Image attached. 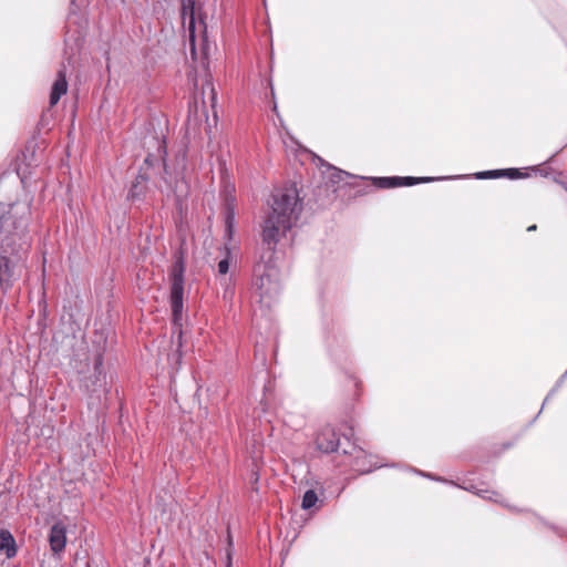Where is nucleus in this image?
Returning <instances> with one entry per match:
<instances>
[{"label":"nucleus","instance_id":"16","mask_svg":"<svg viewBox=\"0 0 567 567\" xmlns=\"http://www.w3.org/2000/svg\"><path fill=\"white\" fill-rule=\"evenodd\" d=\"M400 179V186H411L417 183H426L433 181L431 177H399Z\"/></svg>","mask_w":567,"mask_h":567},{"label":"nucleus","instance_id":"14","mask_svg":"<svg viewBox=\"0 0 567 567\" xmlns=\"http://www.w3.org/2000/svg\"><path fill=\"white\" fill-rule=\"evenodd\" d=\"M363 454H364V452L362 450H360L358 452V455L354 458L353 467L355 468V471H358L360 473H369L372 471V467L365 466V463H364L365 456Z\"/></svg>","mask_w":567,"mask_h":567},{"label":"nucleus","instance_id":"18","mask_svg":"<svg viewBox=\"0 0 567 567\" xmlns=\"http://www.w3.org/2000/svg\"><path fill=\"white\" fill-rule=\"evenodd\" d=\"M330 168L333 171V173L331 174V177H330L332 183H339L343 179V176H349V174L344 171L337 169L334 167H330Z\"/></svg>","mask_w":567,"mask_h":567},{"label":"nucleus","instance_id":"4","mask_svg":"<svg viewBox=\"0 0 567 567\" xmlns=\"http://www.w3.org/2000/svg\"><path fill=\"white\" fill-rule=\"evenodd\" d=\"M49 544L54 555H60L63 553L66 545V528L61 522L55 523L51 527L49 534Z\"/></svg>","mask_w":567,"mask_h":567},{"label":"nucleus","instance_id":"19","mask_svg":"<svg viewBox=\"0 0 567 567\" xmlns=\"http://www.w3.org/2000/svg\"><path fill=\"white\" fill-rule=\"evenodd\" d=\"M189 31H190V44H192V54L195 53V45H194V12L193 9L190 10V20H189Z\"/></svg>","mask_w":567,"mask_h":567},{"label":"nucleus","instance_id":"5","mask_svg":"<svg viewBox=\"0 0 567 567\" xmlns=\"http://www.w3.org/2000/svg\"><path fill=\"white\" fill-rule=\"evenodd\" d=\"M68 91V82L65 72L60 70L58 72V76L52 85L51 94H50V105L54 106L60 101L61 96L64 95Z\"/></svg>","mask_w":567,"mask_h":567},{"label":"nucleus","instance_id":"11","mask_svg":"<svg viewBox=\"0 0 567 567\" xmlns=\"http://www.w3.org/2000/svg\"><path fill=\"white\" fill-rule=\"evenodd\" d=\"M146 182V177L144 175H138L135 178V182L133 183L132 187L128 190V198L136 199L140 198L143 193V187H141L142 183Z\"/></svg>","mask_w":567,"mask_h":567},{"label":"nucleus","instance_id":"3","mask_svg":"<svg viewBox=\"0 0 567 567\" xmlns=\"http://www.w3.org/2000/svg\"><path fill=\"white\" fill-rule=\"evenodd\" d=\"M317 449L323 453L337 451L339 439L336 431L331 426H324L317 435Z\"/></svg>","mask_w":567,"mask_h":567},{"label":"nucleus","instance_id":"12","mask_svg":"<svg viewBox=\"0 0 567 567\" xmlns=\"http://www.w3.org/2000/svg\"><path fill=\"white\" fill-rule=\"evenodd\" d=\"M317 493L313 489H308L302 497L301 507L303 509L312 508L318 502Z\"/></svg>","mask_w":567,"mask_h":567},{"label":"nucleus","instance_id":"17","mask_svg":"<svg viewBox=\"0 0 567 567\" xmlns=\"http://www.w3.org/2000/svg\"><path fill=\"white\" fill-rule=\"evenodd\" d=\"M234 216H235V213L231 207V204L228 203L227 212H226V227H227V230L229 231V234L231 233Z\"/></svg>","mask_w":567,"mask_h":567},{"label":"nucleus","instance_id":"1","mask_svg":"<svg viewBox=\"0 0 567 567\" xmlns=\"http://www.w3.org/2000/svg\"><path fill=\"white\" fill-rule=\"evenodd\" d=\"M302 203L295 186L277 188L270 210L262 224V241L267 250L254 267L252 291L259 302L270 306L280 292L279 270L274 261L277 244L296 225Z\"/></svg>","mask_w":567,"mask_h":567},{"label":"nucleus","instance_id":"15","mask_svg":"<svg viewBox=\"0 0 567 567\" xmlns=\"http://www.w3.org/2000/svg\"><path fill=\"white\" fill-rule=\"evenodd\" d=\"M378 186L382 188H391L400 186L399 177H379L375 179Z\"/></svg>","mask_w":567,"mask_h":567},{"label":"nucleus","instance_id":"9","mask_svg":"<svg viewBox=\"0 0 567 567\" xmlns=\"http://www.w3.org/2000/svg\"><path fill=\"white\" fill-rule=\"evenodd\" d=\"M202 95L203 105L205 106L207 103H209L210 107L214 110L217 103V93L209 80L206 81V83L203 85Z\"/></svg>","mask_w":567,"mask_h":567},{"label":"nucleus","instance_id":"21","mask_svg":"<svg viewBox=\"0 0 567 567\" xmlns=\"http://www.w3.org/2000/svg\"><path fill=\"white\" fill-rule=\"evenodd\" d=\"M528 231H533V230H536V225H532L527 228Z\"/></svg>","mask_w":567,"mask_h":567},{"label":"nucleus","instance_id":"8","mask_svg":"<svg viewBox=\"0 0 567 567\" xmlns=\"http://www.w3.org/2000/svg\"><path fill=\"white\" fill-rule=\"evenodd\" d=\"M4 550L8 558L17 554L14 538L8 530H0V551Z\"/></svg>","mask_w":567,"mask_h":567},{"label":"nucleus","instance_id":"7","mask_svg":"<svg viewBox=\"0 0 567 567\" xmlns=\"http://www.w3.org/2000/svg\"><path fill=\"white\" fill-rule=\"evenodd\" d=\"M12 265L8 257L0 255V288L7 291L12 285Z\"/></svg>","mask_w":567,"mask_h":567},{"label":"nucleus","instance_id":"23","mask_svg":"<svg viewBox=\"0 0 567 567\" xmlns=\"http://www.w3.org/2000/svg\"><path fill=\"white\" fill-rule=\"evenodd\" d=\"M566 373H567V370H566Z\"/></svg>","mask_w":567,"mask_h":567},{"label":"nucleus","instance_id":"2","mask_svg":"<svg viewBox=\"0 0 567 567\" xmlns=\"http://www.w3.org/2000/svg\"><path fill=\"white\" fill-rule=\"evenodd\" d=\"M184 277L183 267H175L171 278L169 303L172 309V321L175 328L181 329L183 324L184 310Z\"/></svg>","mask_w":567,"mask_h":567},{"label":"nucleus","instance_id":"10","mask_svg":"<svg viewBox=\"0 0 567 567\" xmlns=\"http://www.w3.org/2000/svg\"><path fill=\"white\" fill-rule=\"evenodd\" d=\"M499 176H508L509 178L520 177V173L516 168L501 169V171H486L476 174L477 178H489V177H499Z\"/></svg>","mask_w":567,"mask_h":567},{"label":"nucleus","instance_id":"6","mask_svg":"<svg viewBox=\"0 0 567 567\" xmlns=\"http://www.w3.org/2000/svg\"><path fill=\"white\" fill-rule=\"evenodd\" d=\"M22 220L12 221L11 213L6 210V207L0 203V239L2 236H9L14 229L22 226Z\"/></svg>","mask_w":567,"mask_h":567},{"label":"nucleus","instance_id":"24","mask_svg":"<svg viewBox=\"0 0 567 567\" xmlns=\"http://www.w3.org/2000/svg\"><path fill=\"white\" fill-rule=\"evenodd\" d=\"M566 373H567V370H566Z\"/></svg>","mask_w":567,"mask_h":567},{"label":"nucleus","instance_id":"22","mask_svg":"<svg viewBox=\"0 0 567 567\" xmlns=\"http://www.w3.org/2000/svg\"><path fill=\"white\" fill-rule=\"evenodd\" d=\"M566 373H567V370H566Z\"/></svg>","mask_w":567,"mask_h":567},{"label":"nucleus","instance_id":"13","mask_svg":"<svg viewBox=\"0 0 567 567\" xmlns=\"http://www.w3.org/2000/svg\"><path fill=\"white\" fill-rule=\"evenodd\" d=\"M101 367H102V358L99 357L95 361V367H94V378H95L94 385L96 383H99L100 386L103 388L102 392L104 394H106L109 392V390L105 386H103V381L105 379V375L102 374Z\"/></svg>","mask_w":567,"mask_h":567},{"label":"nucleus","instance_id":"20","mask_svg":"<svg viewBox=\"0 0 567 567\" xmlns=\"http://www.w3.org/2000/svg\"><path fill=\"white\" fill-rule=\"evenodd\" d=\"M229 270V261L227 258L225 259H221L219 262H218V272L219 275H226Z\"/></svg>","mask_w":567,"mask_h":567}]
</instances>
